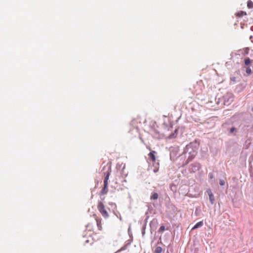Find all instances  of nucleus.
Wrapping results in <instances>:
<instances>
[{
    "mask_svg": "<svg viewBox=\"0 0 253 253\" xmlns=\"http://www.w3.org/2000/svg\"><path fill=\"white\" fill-rule=\"evenodd\" d=\"M163 249L161 247H157L154 251V253H161Z\"/></svg>",
    "mask_w": 253,
    "mask_h": 253,
    "instance_id": "6ab92c4d",
    "label": "nucleus"
},
{
    "mask_svg": "<svg viewBox=\"0 0 253 253\" xmlns=\"http://www.w3.org/2000/svg\"><path fill=\"white\" fill-rule=\"evenodd\" d=\"M97 226L99 230H102L101 219L98 218H96Z\"/></svg>",
    "mask_w": 253,
    "mask_h": 253,
    "instance_id": "2eb2a0df",
    "label": "nucleus"
},
{
    "mask_svg": "<svg viewBox=\"0 0 253 253\" xmlns=\"http://www.w3.org/2000/svg\"><path fill=\"white\" fill-rule=\"evenodd\" d=\"M97 209L104 218H108L109 217V214L105 209L104 205L102 202L100 201L98 202Z\"/></svg>",
    "mask_w": 253,
    "mask_h": 253,
    "instance_id": "f03ea898",
    "label": "nucleus"
},
{
    "mask_svg": "<svg viewBox=\"0 0 253 253\" xmlns=\"http://www.w3.org/2000/svg\"><path fill=\"white\" fill-rule=\"evenodd\" d=\"M146 220L145 222V223L142 226V235L143 237L145 234V229H146Z\"/></svg>",
    "mask_w": 253,
    "mask_h": 253,
    "instance_id": "aec40b11",
    "label": "nucleus"
},
{
    "mask_svg": "<svg viewBox=\"0 0 253 253\" xmlns=\"http://www.w3.org/2000/svg\"><path fill=\"white\" fill-rule=\"evenodd\" d=\"M252 111L253 112V108H252Z\"/></svg>",
    "mask_w": 253,
    "mask_h": 253,
    "instance_id": "c756f323",
    "label": "nucleus"
},
{
    "mask_svg": "<svg viewBox=\"0 0 253 253\" xmlns=\"http://www.w3.org/2000/svg\"><path fill=\"white\" fill-rule=\"evenodd\" d=\"M111 165H109V167H108L107 171L104 173V174L105 176L104 181H103L104 184H108V181L109 180V176L111 174Z\"/></svg>",
    "mask_w": 253,
    "mask_h": 253,
    "instance_id": "20e7f679",
    "label": "nucleus"
},
{
    "mask_svg": "<svg viewBox=\"0 0 253 253\" xmlns=\"http://www.w3.org/2000/svg\"><path fill=\"white\" fill-rule=\"evenodd\" d=\"M242 131L243 135H247L249 132H252V127L249 125H244L242 127Z\"/></svg>",
    "mask_w": 253,
    "mask_h": 253,
    "instance_id": "39448f33",
    "label": "nucleus"
},
{
    "mask_svg": "<svg viewBox=\"0 0 253 253\" xmlns=\"http://www.w3.org/2000/svg\"><path fill=\"white\" fill-rule=\"evenodd\" d=\"M203 225V221H201L197 222L192 228V230L198 228Z\"/></svg>",
    "mask_w": 253,
    "mask_h": 253,
    "instance_id": "ddd939ff",
    "label": "nucleus"
},
{
    "mask_svg": "<svg viewBox=\"0 0 253 253\" xmlns=\"http://www.w3.org/2000/svg\"><path fill=\"white\" fill-rule=\"evenodd\" d=\"M108 184H103V187L100 191V195H105L108 191Z\"/></svg>",
    "mask_w": 253,
    "mask_h": 253,
    "instance_id": "1a4fd4ad",
    "label": "nucleus"
},
{
    "mask_svg": "<svg viewBox=\"0 0 253 253\" xmlns=\"http://www.w3.org/2000/svg\"><path fill=\"white\" fill-rule=\"evenodd\" d=\"M153 162V166L154 167L153 171L155 173H156V172H158L159 170V161H157L156 160H155V162Z\"/></svg>",
    "mask_w": 253,
    "mask_h": 253,
    "instance_id": "9d476101",
    "label": "nucleus"
},
{
    "mask_svg": "<svg viewBox=\"0 0 253 253\" xmlns=\"http://www.w3.org/2000/svg\"><path fill=\"white\" fill-rule=\"evenodd\" d=\"M165 226H164V225H162V226L160 227V228H159V232H162L164 231H165Z\"/></svg>",
    "mask_w": 253,
    "mask_h": 253,
    "instance_id": "b1692460",
    "label": "nucleus"
},
{
    "mask_svg": "<svg viewBox=\"0 0 253 253\" xmlns=\"http://www.w3.org/2000/svg\"><path fill=\"white\" fill-rule=\"evenodd\" d=\"M147 148L150 151V152L152 151L150 146H147Z\"/></svg>",
    "mask_w": 253,
    "mask_h": 253,
    "instance_id": "cd10ccee",
    "label": "nucleus"
},
{
    "mask_svg": "<svg viewBox=\"0 0 253 253\" xmlns=\"http://www.w3.org/2000/svg\"><path fill=\"white\" fill-rule=\"evenodd\" d=\"M246 73L248 75L251 74L252 71L250 67H247L246 70Z\"/></svg>",
    "mask_w": 253,
    "mask_h": 253,
    "instance_id": "5701e85b",
    "label": "nucleus"
},
{
    "mask_svg": "<svg viewBox=\"0 0 253 253\" xmlns=\"http://www.w3.org/2000/svg\"><path fill=\"white\" fill-rule=\"evenodd\" d=\"M200 145L199 140L196 139L187 145L183 151V154L185 158H187L186 161V164H188L197 155L198 150Z\"/></svg>",
    "mask_w": 253,
    "mask_h": 253,
    "instance_id": "f257e3e1",
    "label": "nucleus"
},
{
    "mask_svg": "<svg viewBox=\"0 0 253 253\" xmlns=\"http://www.w3.org/2000/svg\"><path fill=\"white\" fill-rule=\"evenodd\" d=\"M230 81L235 83L236 82V78L235 77H231Z\"/></svg>",
    "mask_w": 253,
    "mask_h": 253,
    "instance_id": "393cba45",
    "label": "nucleus"
},
{
    "mask_svg": "<svg viewBox=\"0 0 253 253\" xmlns=\"http://www.w3.org/2000/svg\"><path fill=\"white\" fill-rule=\"evenodd\" d=\"M252 62V60H251L249 57L245 58L244 60V63L247 66L249 65Z\"/></svg>",
    "mask_w": 253,
    "mask_h": 253,
    "instance_id": "f3484780",
    "label": "nucleus"
},
{
    "mask_svg": "<svg viewBox=\"0 0 253 253\" xmlns=\"http://www.w3.org/2000/svg\"><path fill=\"white\" fill-rule=\"evenodd\" d=\"M247 7L249 9H251V8H253V2L252 0H249L248 1V2H247Z\"/></svg>",
    "mask_w": 253,
    "mask_h": 253,
    "instance_id": "a211bd4d",
    "label": "nucleus"
},
{
    "mask_svg": "<svg viewBox=\"0 0 253 253\" xmlns=\"http://www.w3.org/2000/svg\"><path fill=\"white\" fill-rule=\"evenodd\" d=\"M208 176H209V178L211 179H213L214 177L213 173L212 172L209 173Z\"/></svg>",
    "mask_w": 253,
    "mask_h": 253,
    "instance_id": "a878e982",
    "label": "nucleus"
},
{
    "mask_svg": "<svg viewBox=\"0 0 253 253\" xmlns=\"http://www.w3.org/2000/svg\"><path fill=\"white\" fill-rule=\"evenodd\" d=\"M228 135L236 136L237 135V129L235 127L232 126L230 128H228Z\"/></svg>",
    "mask_w": 253,
    "mask_h": 253,
    "instance_id": "423d86ee",
    "label": "nucleus"
},
{
    "mask_svg": "<svg viewBox=\"0 0 253 253\" xmlns=\"http://www.w3.org/2000/svg\"><path fill=\"white\" fill-rule=\"evenodd\" d=\"M157 152L155 151H151L149 154L148 156L152 162H155L156 160L155 154Z\"/></svg>",
    "mask_w": 253,
    "mask_h": 253,
    "instance_id": "6e6552de",
    "label": "nucleus"
},
{
    "mask_svg": "<svg viewBox=\"0 0 253 253\" xmlns=\"http://www.w3.org/2000/svg\"><path fill=\"white\" fill-rule=\"evenodd\" d=\"M251 127H252V129H253V126Z\"/></svg>",
    "mask_w": 253,
    "mask_h": 253,
    "instance_id": "7c9ffc66",
    "label": "nucleus"
},
{
    "mask_svg": "<svg viewBox=\"0 0 253 253\" xmlns=\"http://www.w3.org/2000/svg\"><path fill=\"white\" fill-rule=\"evenodd\" d=\"M129 232H130V228H129L128 229V232L129 235H130Z\"/></svg>",
    "mask_w": 253,
    "mask_h": 253,
    "instance_id": "c85d7f7f",
    "label": "nucleus"
},
{
    "mask_svg": "<svg viewBox=\"0 0 253 253\" xmlns=\"http://www.w3.org/2000/svg\"><path fill=\"white\" fill-rule=\"evenodd\" d=\"M209 196V200L211 205H213L214 203V197L213 193L211 192V190H207Z\"/></svg>",
    "mask_w": 253,
    "mask_h": 253,
    "instance_id": "0eeeda50",
    "label": "nucleus"
},
{
    "mask_svg": "<svg viewBox=\"0 0 253 253\" xmlns=\"http://www.w3.org/2000/svg\"><path fill=\"white\" fill-rule=\"evenodd\" d=\"M127 246V244L125 245L119 250H118L117 251V252H119L123 251H124V250H126Z\"/></svg>",
    "mask_w": 253,
    "mask_h": 253,
    "instance_id": "4be33fe9",
    "label": "nucleus"
},
{
    "mask_svg": "<svg viewBox=\"0 0 253 253\" xmlns=\"http://www.w3.org/2000/svg\"><path fill=\"white\" fill-rule=\"evenodd\" d=\"M159 197L158 194L156 192H153L150 196L151 200H156Z\"/></svg>",
    "mask_w": 253,
    "mask_h": 253,
    "instance_id": "f8f14e48",
    "label": "nucleus"
},
{
    "mask_svg": "<svg viewBox=\"0 0 253 253\" xmlns=\"http://www.w3.org/2000/svg\"><path fill=\"white\" fill-rule=\"evenodd\" d=\"M201 168V164L198 162H195L191 164L189 167V171L190 172H195L200 169Z\"/></svg>",
    "mask_w": 253,
    "mask_h": 253,
    "instance_id": "7ed1b4c3",
    "label": "nucleus"
},
{
    "mask_svg": "<svg viewBox=\"0 0 253 253\" xmlns=\"http://www.w3.org/2000/svg\"><path fill=\"white\" fill-rule=\"evenodd\" d=\"M247 14L246 12L244 11H240L236 14V16L238 17H243Z\"/></svg>",
    "mask_w": 253,
    "mask_h": 253,
    "instance_id": "dca6fc26",
    "label": "nucleus"
},
{
    "mask_svg": "<svg viewBox=\"0 0 253 253\" xmlns=\"http://www.w3.org/2000/svg\"><path fill=\"white\" fill-rule=\"evenodd\" d=\"M158 224V220L156 218H154L150 223V226L151 228H156Z\"/></svg>",
    "mask_w": 253,
    "mask_h": 253,
    "instance_id": "9b49d317",
    "label": "nucleus"
},
{
    "mask_svg": "<svg viewBox=\"0 0 253 253\" xmlns=\"http://www.w3.org/2000/svg\"><path fill=\"white\" fill-rule=\"evenodd\" d=\"M177 133H178V128H175L174 132L171 133L170 134H169V138L170 139L175 138L177 135Z\"/></svg>",
    "mask_w": 253,
    "mask_h": 253,
    "instance_id": "4468645a",
    "label": "nucleus"
},
{
    "mask_svg": "<svg viewBox=\"0 0 253 253\" xmlns=\"http://www.w3.org/2000/svg\"><path fill=\"white\" fill-rule=\"evenodd\" d=\"M250 48L249 47H246L244 49V52L243 54L244 55H248L249 54Z\"/></svg>",
    "mask_w": 253,
    "mask_h": 253,
    "instance_id": "412c9836",
    "label": "nucleus"
},
{
    "mask_svg": "<svg viewBox=\"0 0 253 253\" xmlns=\"http://www.w3.org/2000/svg\"><path fill=\"white\" fill-rule=\"evenodd\" d=\"M219 184L220 186H223L225 185V181L223 179H220Z\"/></svg>",
    "mask_w": 253,
    "mask_h": 253,
    "instance_id": "bb28decb",
    "label": "nucleus"
}]
</instances>
